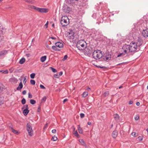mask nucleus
Instances as JSON below:
<instances>
[{"label": "nucleus", "instance_id": "obj_1", "mask_svg": "<svg viewBox=\"0 0 148 148\" xmlns=\"http://www.w3.org/2000/svg\"><path fill=\"white\" fill-rule=\"evenodd\" d=\"M92 56L94 59L97 60L101 58L103 56V54L101 50H97L93 52Z\"/></svg>", "mask_w": 148, "mask_h": 148}, {"label": "nucleus", "instance_id": "obj_2", "mask_svg": "<svg viewBox=\"0 0 148 148\" xmlns=\"http://www.w3.org/2000/svg\"><path fill=\"white\" fill-rule=\"evenodd\" d=\"M86 43L85 41L84 40H79L77 43V47L79 50H82L85 48V44Z\"/></svg>", "mask_w": 148, "mask_h": 148}, {"label": "nucleus", "instance_id": "obj_3", "mask_svg": "<svg viewBox=\"0 0 148 148\" xmlns=\"http://www.w3.org/2000/svg\"><path fill=\"white\" fill-rule=\"evenodd\" d=\"M31 9L36 10L39 12L41 13H47L48 11V9L45 8H40L34 5L31 6Z\"/></svg>", "mask_w": 148, "mask_h": 148}, {"label": "nucleus", "instance_id": "obj_4", "mask_svg": "<svg viewBox=\"0 0 148 148\" xmlns=\"http://www.w3.org/2000/svg\"><path fill=\"white\" fill-rule=\"evenodd\" d=\"M69 20L68 17L66 16H63L61 19V23L63 27H66L68 24V21Z\"/></svg>", "mask_w": 148, "mask_h": 148}, {"label": "nucleus", "instance_id": "obj_5", "mask_svg": "<svg viewBox=\"0 0 148 148\" xmlns=\"http://www.w3.org/2000/svg\"><path fill=\"white\" fill-rule=\"evenodd\" d=\"M130 49V52H134L136 51L137 47L136 43L135 42H131L129 45Z\"/></svg>", "mask_w": 148, "mask_h": 148}, {"label": "nucleus", "instance_id": "obj_6", "mask_svg": "<svg viewBox=\"0 0 148 148\" xmlns=\"http://www.w3.org/2000/svg\"><path fill=\"white\" fill-rule=\"evenodd\" d=\"M26 128L29 135L31 136H32L33 134V131L30 123H27L26 125Z\"/></svg>", "mask_w": 148, "mask_h": 148}, {"label": "nucleus", "instance_id": "obj_7", "mask_svg": "<svg viewBox=\"0 0 148 148\" xmlns=\"http://www.w3.org/2000/svg\"><path fill=\"white\" fill-rule=\"evenodd\" d=\"M111 55L108 52H106L102 56L103 59L105 61L108 62L111 60Z\"/></svg>", "mask_w": 148, "mask_h": 148}, {"label": "nucleus", "instance_id": "obj_8", "mask_svg": "<svg viewBox=\"0 0 148 148\" xmlns=\"http://www.w3.org/2000/svg\"><path fill=\"white\" fill-rule=\"evenodd\" d=\"M129 45H125L122 47V49L124 50V52L125 54H127L129 52H130Z\"/></svg>", "mask_w": 148, "mask_h": 148}, {"label": "nucleus", "instance_id": "obj_9", "mask_svg": "<svg viewBox=\"0 0 148 148\" xmlns=\"http://www.w3.org/2000/svg\"><path fill=\"white\" fill-rule=\"evenodd\" d=\"M63 10L64 12L67 13H69L71 10L70 7L66 5H64L63 7Z\"/></svg>", "mask_w": 148, "mask_h": 148}, {"label": "nucleus", "instance_id": "obj_10", "mask_svg": "<svg viewBox=\"0 0 148 148\" xmlns=\"http://www.w3.org/2000/svg\"><path fill=\"white\" fill-rule=\"evenodd\" d=\"M142 34L143 36L147 38L148 37V28H146L145 29H143L142 32Z\"/></svg>", "mask_w": 148, "mask_h": 148}, {"label": "nucleus", "instance_id": "obj_11", "mask_svg": "<svg viewBox=\"0 0 148 148\" xmlns=\"http://www.w3.org/2000/svg\"><path fill=\"white\" fill-rule=\"evenodd\" d=\"M55 45L57 47L59 48H62L63 47V45L62 43L60 42H58L55 43Z\"/></svg>", "mask_w": 148, "mask_h": 148}, {"label": "nucleus", "instance_id": "obj_12", "mask_svg": "<svg viewBox=\"0 0 148 148\" xmlns=\"http://www.w3.org/2000/svg\"><path fill=\"white\" fill-rule=\"evenodd\" d=\"M8 53V51L6 50H3L0 51V57L4 56Z\"/></svg>", "mask_w": 148, "mask_h": 148}, {"label": "nucleus", "instance_id": "obj_13", "mask_svg": "<svg viewBox=\"0 0 148 148\" xmlns=\"http://www.w3.org/2000/svg\"><path fill=\"white\" fill-rule=\"evenodd\" d=\"M118 135V132L117 130H115L113 131L112 134V137L114 138H115Z\"/></svg>", "mask_w": 148, "mask_h": 148}, {"label": "nucleus", "instance_id": "obj_14", "mask_svg": "<svg viewBox=\"0 0 148 148\" xmlns=\"http://www.w3.org/2000/svg\"><path fill=\"white\" fill-rule=\"evenodd\" d=\"M62 72L61 71L59 73H57V74H55L54 75V77L56 78H58L62 75Z\"/></svg>", "mask_w": 148, "mask_h": 148}, {"label": "nucleus", "instance_id": "obj_15", "mask_svg": "<svg viewBox=\"0 0 148 148\" xmlns=\"http://www.w3.org/2000/svg\"><path fill=\"white\" fill-rule=\"evenodd\" d=\"M23 113L25 116H26L29 112V110L28 109H23Z\"/></svg>", "mask_w": 148, "mask_h": 148}, {"label": "nucleus", "instance_id": "obj_16", "mask_svg": "<svg viewBox=\"0 0 148 148\" xmlns=\"http://www.w3.org/2000/svg\"><path fill=\"white\" fill-rule=\"evenodd\" d=\"M23 87L22 83L21 82L20 83L18 86L16 90H21Z\"/></svg>", "mask_w": 148, "mask_h": 148}, {"label": "nucleus", "instance_id": "obj_17", "mask_svg": "<svg viewBox=\"0 0 148 148\" xmlns=\"http://www.w3.org/2000/svg\"><path fill=\"white\" fill-rule=\"evenodd\" d=\"M114 117L116 121H118L119 120V117L117 114L114 115Z\"/></svg>", "mask_w": 148, "mask_h": 148}, {"label": "nucleus", "instance_id": "obj_18", "mask_svg": "<svg viewBox=\"0 0 148 148\" xmlns=\"http://www.w3.org/2000/svg\"><path fill=\"white\" fill-rule=\"evenodd\" d=\"M74 33H72V31H71V32H70L69 33V37L71 39H73L74 38Z\"/></svg>", "mask_w": 148, "mask_h": 148}, {"label": "nucleus", "instance_id": "obj_19", "mask_svg": "<svg viewBox=\"0 0 148 148\" xmlns=\"http://www.w3.org/2000/svg\"><path fill=\"white\" fill-rule=\"evenodd\" d=\"M47 57L46 56H44L40 58V61L42 62H44L46 60Z\"/></svg>", "mask_w": 148, "mask_h": 148}, {"label": "nucleus", "instance_id": "obj_20", "mask_svg": "<svg viewBox=\"0 0 148 148\" xmlns=\"http://www.w3.org/2000/svg\"><path fill=\"white\" fill-rule=\"evenodd\" d=\"M78 129L79 133L81 134H82L83 133V131L82 128L80 127L79 125H78Z\"/></svg>", "mask_w": 148, "mask_h": 148}, {"label": "nucleus", "instance_id": "obj_21", "mask_svg": "<svg viewBox=\"0 0 148 148\" xmlns=\"http://www.w3.org/2000/svg\"><path fill=\"white\" fill-rule=\"evenodd\" d=\"M52 48L53 50L56 51H60V50L57 48V47L56 46V45L55 46L53 45L52 46Z\"/></svg>", "mask_w": 148, "mask_h": 148}, {"label": "nucleus", "instance_id": "obj_22", "mask_svg": "<svg viewBox=\"0 0 148 148\" xmlns=\"http://www.w3.org/2000/svg\"><path fill=\"white\" fill-rule=\"evenodd\" d=\"M25 61V59L24 58H22L20 60L19 63L20 64H23Z\"/></svg>", "mask_w": 148, "mask_h": 148}, {"label": "nucleus", "instance_id": "obj_23", "mask_svg": "<svg viewBox=\"0 0 148 148\" xmlns=\"http://www.w3.org/2000/svg\"><path fill=\"white\" fill-rule=\"evenodd\" d=\"M88 93L87 91H85L82 94V97H86L88 95Z\"/></svg>", "mask_w": 148, "mask_h": 148}, {"label": "nucleus", "instance_id": "obj_24", "mask_svg": "<svg viewBox=\"0 0 148 148\" xmlns=\"http://www.w3.org/2000/svg\"><path fill=\"white\" fill-rule=\"evenodd\" d=\"M10 81L12 82H16L17 81V79L15 78H12L10 79Z\"/></svg>", "mask_w": 148, "mask_h": 148}, {"label": "nucleus", "instance_id": "obj_25", "mask_svg": "<svg viewBox=\"0 0 148 148\" xmlns=\"http://www.w3.org/2000/svg\"><path fill=\"white\" fill-rule=\"evenodd\" d=\"M30 102L31 104L34 105L36 103V102L34 100L31 99L30 100Z\"/></svg>", "mask_w": 148, "mask_h": 148}, {"label": "nucleus", "instance_id": "obj_26", "mask_svg": "<svg viewBox=\"0 0 148 148\" xmlns=\"http://www.w3.org/2000/svg\"><path fill=\"white\" fill-rule=\"evenodd\" d=\"M3 97H0V105H1L3 103Z\"/></svg>", "mask_w": 148, "mask_h": 148}, {"label": "nucleus", "instance_id": "obj_27", "mask_svg": "<svg viewBox=\"0 0 148 148\" xmlns=\"http://www.w3.org/2000/svg\"><path fill=\"white\" fill-rule=\"evenodd\" d=\"M73 134L77 137L78 138L79 137V135L77 131H76L73 132Z\"/></svg>", "mask_w": 148, "mask_h": 148}, {"label": "nucleus", "instance_id": "obj_28", "mask_svg": "<svg viewBox=\"0 0 148 148\" xmlns=\"http://www.w3.org/2000/svg\"><path fill=\"white\" fill-rule=\"evenodd\" d=\"M26 109H29L28 106L27 105H25L23 106L22 108V110Z\"/></svg>", "mask_w": 148, "mask_h": 148}, {"label": "nucleus", "instance_id": "obj_29", "mask_svg": "<svg viewBox=\"0 0 148 148\" xmlns=\"http://www.w3.org/2000/svg\"><path fill=\"white\" fill-rule=\"evenodd\" d=\"M109 94V92L108 91H106L104 93L103 95L106 97L108 96Z\"/></svg>", "mask_w": 148, "mask_h": 148}, {"label": "nucleus", "instance_id": "obj_30", "mask_svg": "<svg viewBox=\"0 0 148 148\" xmlns=\"http://www.w3.org/2000/svg\"><path fill=\"white\" fill-rule=\"evenodd\" d=\"M125 53H120L119 54H118L117 56V57H119L120 56H122L123 57H124V56L125 55Z\"/></svg>", "mask_w": 148, "mask_h": 148}, {"label": "nucleus", "instance_id": "obj_31", "mask_svg": "<svg viewBox=\"0 0 148 148\" xmlns=\"http://www.w3.org/2000/svg\"><path fill=\"white\" fill-rule=\"evenodd\" d=\"M79 141L82 144V145H83L85 144V142L83 139H81L79 140Z\"/></svg>", "mask_w": 148, "mask_h": 148}, {"label": "nucleus", "instance_id": "obj_32", "mask_svg": "<svg viewBox=\"0 0 148 148\" xmlns=\"http://www.w3.org/2000/svg\"><path fill=\"white\" fill-rule=\"evenodd\" d=\"M35 73H32L30 75V77L32 79H34L35 76Z\"/></svg>", "mask_w": 148, "mask_h": 148}, {"label": "nucleus", "instance_id": "obj_33", "mask_svg": "<svg viewBox=\"0 0 148 148\" xmlns=\"http://www.w3.org/2000/svg\"><path fill=\"white\" fill-rule=\"evenodd\" d=\"M46 99L47 98L46 96L43 97L41 99V102H45L46 101Z\"/></svg>", "mask_w": 148, "mask_h": 148}, {"label": "nucleus", "instance_id": "obj_34", "mask_svg": "<svg viewBox=\"0 0 148 148\" xmlns=\"http://www.w3.org/2000/svg\"><path fill=\"white\" fill-rule=\"evenodd\" d=\"M21 103L22 104L24 105L26 103V100L24 98H23L21 100Z\"/></svg>", "mask_w": 148, "mask_h": 148}, {"label": "nucleus", "instance_id": "obj_35", "mask_svg": "<svg viewBox=\"0 0 148 148\" xmlns=\"http://www.w3.org/2000/svg\"><path fill=\"white\" fill-rule=\"evenodd\" d=\"M30 83L33 85H34L35 84V81L33 79H31L30 81Z\"/></svg>", "mask_w": 148, "mask_h": 148}, {"label": "nucleus", "instance_id": "obj_36", "mask_svg": "<svg viewBox=\"0 0 148 148\" xmlns=\"http://www.w3.org/2000/svg\"><path fill=\"white\" fill-rule=\"evenodd\" d=\"M139 119V115H136L134 117V119L135 120L137 121Z\"/></svg>", "mask_w": 148, "mask_h": 148}, {"label": "nucleus", "instance_id": "obj_37", "mask_svg": "<svg viewBox=\"0 0 148 148\" xmlns=\"http://www.w3.org/2000/svg\"><path fill=\"white\" fill-rule=\"evenodd\" d=\"M50 68L51 69L52 71L53 72H54V73H56V72H57V71L56 70V69H54V68H53L52 67H50Z\"/></svg>", "mask_w": 148, "mask_h": 148}, {"label": "nucleus", "instance_id": "obj_38", "mask_svg": "<svg viewBox=\"0 0 148 148\" xmlns=\"http://www.w3.org/2000/svg\"><path fill=\"white\" fill-rule=\"evenodd\" d=\"M57 138L55 136H54L51 139V140L53 141H56V140H57Z\"/></svg>", "mask_w": 148, "mask_h": 148}, {"label": "nucleus", "instance_id": "obj_39", "mask_svg": "<svg viewBox=\"0 0 148 148\" xmlns=\"http://www.w3.org/2000/svg\"><path fill=\"white\" fill-rule=\"evenodd\" d=\"M11 129L12 130V131L14 134H16L18 133V132L17 131L15 130L14 129H13L12 128H11Z\"/></svg>", "mask_w": 148, "mask_h": 148}, {"label": "nucleus", "instance_id": "obj_40", "mask_svg": "<svg viewBox=\"0 0 148 148\" xmlns=\"http://www.w3.org/2000/svg\"><path fill=\"white\" fill-rule=\"evenodd\" d=\"M4 37L3 36H0V42L3 40Z\"/></svg>", "mask_w": 148, "mask_h": 148}, {"label": "nucleus", "instance_id": "obj_41", "mask_svg": "<svg viewBox=\"0 0 148 148\" xmlns=\"http://www.w3.org/2000/svg\"><path fill=\"white\" fill-rule=\"evenodd\" d=\"M28 97L29 98H32V95L31 94V93L30 92H29L28 93Z\"/></svg>", "mask_w": 148, "mask_h": 148}, {"label": "nucleus", "instance_id": "obj_42", "mask_svg": "<svg viewBox=\"0 0 148 148\" xmlns=\"http://www.w3.org/2000/svg\"><path fill=\"white\" fill-rule=\"evenodd\" d=\"M40 87L42 89H45V87L42 84H40Z\"/></svg>", "mask_w": 148, "mask_h": 148}, {"label": "nucleus", "instance_id": "obj_43", "mask_svg": "<svg viewBox=\"0 0 148 148\" xmlns=\"http://www.w3.org/2000/svg\"><path fill=\"white\" fill-rule=\"evenodd\" d=\"M132 135L134 136H136V134L135 132H133L131 134Z\"/></svg>", "mask_w": 148, "mask_h": 148}, {"label": "nucleus", "instance_id": "obj_44", "mask_svg": "<svg viewBox=\"0 0 148 148\" xmlns=\"http://www.w3.org/2000/svg\"><path fill=\"white\" fill-rule=\"evenodd\" d=\"M80 116L81 118H83L84 116V113H81Z\"/></svg>", "mask_w": 148, "mask_h": 148}, {"label": "nucleus", "instance_id": "obj_45", "mask_svg": "<svg viewBox=\"0 0 148 148\" xmlns=\"http://www.w3.org/2000/svg\"><path fill=\"white\" fill-rule=\"evenodd\" d=\"M98 68H101V69H104V68H106V67L105 66H97Z\"/></svg>", "mask_w": 148, "mask_h": 148}, {"label": "nucleus", "instance_id": "obj_46", "mask_svg": "<svg viewBox=\"0 0 148 148\" xmlns=\"http://www.w3.org/2000/svg\"><path fill=\"white\" fill-rule=\"evenodd\" d=\"M82 1V2L83 3H85L86 2H87L88 0H81Z\"/></svg>", "mask_w": 148, "mask_h": 148}, {"label": "nucleus", "instance_id": "obj_47", "mask_svg": "<svg viewBox=\"0 0 148 148\" xmlns=\"http://www.w3.org/2000/svg\"><path fill=\"white\" fill-rule=\"evenodd\" d=\"M8 71L7 70H4V71H3V73L4 74H7L8 73Z\"/></svg>", "mask_w": 148, "mask_h": 148}, {"label": "nucleus", "instance_id": "obj_48", "mask_svg": "<svg viewBox=\"0 0 148 148\" xmlns=\"http://www.w3.org/2000/svg\"><path fill=\"white\" fill-rule=\"evenodd\" d=\"M56 129H54L52 130V132L53 133H55L56 132Z\"/></svg>", "mask_w": 148, "mask_h": 148}, {"label": "nucleus", "instance_id": "obj_49", "mask_svg": "<svg viewBox=\"0 0 148 148\" xmlns=\"http://www.w3.org/2000/svg\"><path fill=\"white\" fill-rule=\"evenodd\" d=\"M138 140L140 141H141V140H143V138H142V137L141 136H139L138 137Z\"/></svg>", "mask_w": 148, "mask_h": 148}, {"label": "nucleus", "instance_id": "obj_50", "mask_svg": "<svg viewBox=\"0 0 148 148\" xmlns=\"http://www.w3.org/2000/svg\"><path fill=\"white\" fill-rule=\"evenodd\" d=\"M26 78L25 77H24V79L23 81V82L24 84H25L26 82Z\"/></svg>", "mask_w": 148, "mask_h": 148}, {"label": "nucleus", "instance_id": "obj_51", "mask_svg": "<svg viewBox=\"0 0 148 148\" xmlns=\"http://www.w3.org/2000/svg\"><path fill=\"white\" fill-rule=\"evenodd\" d=\"M67 56L66 55H65L64 57L63 60H66L67 58Z\"/></svg>", "mask_w": 148, "mask_h": 148}, {"label": "nucleus", "instance_id": "obj_52", "mask_svg": "<svg viewBox=\"0 0 148 148\" xmlns=\"http://www.w3.org/2000/svg\"><path fill=\"white\" fill-rule=\"evenodd\" d=\"M68 100V99H64V100H63V103H65L66 101H67Z\"/></svg>", "mask_w": 148, "mask_h": 148}, {"label": "nucleus", "instance_id": "obj_53", "mask_svg": "<svg viewBox=\"0 0 148 148\" xmlns=\"http://www.w3.org/2000/svg\"><path fill=\"white\" fill-rule=\"evenodd\" d=\"M26 91L25 90H24L22 92V94L23 95H25L26 94Z\"/></svg>", "mask_w": 148, "mask_h": 148}, {"label": "nucleus", "instance_id": "obj_54", "mask_svg": "<svg viewBox=\"0 0 148 148\" xmlns=\"http://www.w3.org/2000/svg\"><path fill=\"white\" fill-rule=\"evenodd\" d=\"M48 22H47L45 24V26L46 27V28H47L48 27Z\"/></svg>", "mask_w": 148, "mask_h": 148}, {"label": "nucleus", "instance_id": "obj_55", "mask_svg": "<svg viewBox=\"0 0 148 148\" xmlns=\"http://www.w3.org/2000/svg\"><path fill=\"white\" fill-rule=\"evenodd\" d=\"M133 103V101H131V100L129 101V104L130 105L132 104Z\"/></svg>", "mask_w": 148, "mask_h": 148}, {"label": "nucleus", "instance_id": "obj_56", "mask_svg": "<svg viewBox=\"0 0 148 148\" xmlns=\"http://www.w3.org/2000/svg\"><path fill=\"white\" fill-rule=\"evenodd\" d=\"M50 38H51L52 39H54V40H55L56 39V37H50L49 38V39H50Z\"/></svg>", "mask_w": 148, "mask_h": 148}, {"label": "nucleus", "instance_id": "obj_57", "mask_svg": "<svg viewBox=\"0 0 148 148\" xmlns=\"http://www.w3.org/2000/svg\"><path fill=\"white\" fill-rule=\"evenodd\" d=\"M40 110V106H39L38 108V112H39Z\"/></svg>", "mask_w": 148, "mask_h": 148}, {"label": "nucleus", "instance_id": "obj_58", "mask_svg": "<svg viewBox=\"0 0 148 148\" xmlns=\"http://www.w3.org/2000/svg\"><path fill=\"white\" fill-rule=\"evenodd\" d=\"M48 125V124L47 123H46L45 125L44 126V128H47Z\"/></svg>", "mask_w": 148, "mask_h": 148}, {"label": "nucleus", "instance_id": "obj_59", "mask_svg": "<svg viewBox=\"0 0 148 148\" xmlns=\"http://www.w3.org/2000/svg\"><path fill=\"white\" fill-rule=\"evenodd\" d=\"M26 56L27 57H29L30 56V54L29 53L26 54Z\"/></svg>", "mask_w": 148, "mask_h": 148}, {"label": "nucleus", "instance_id": "obj_60", "mask_svg": "<svg viewBox=\"0 0 148 148\" xmlns=\"http://www.w3.org/2000/svg\"><path fill=\"white\" fill-rule=\"evenodd\" d=\"M72 128H73V131L74 132H75V128L73 126H72Z\"/></svg>", "mask_w": 148, "mask_h": 148}, {"label": "nucleus", "instance_id": "obj_61", "mask_svg": "<svg viewBox=\"0 0 148 148\" xmlns=\"http://www.w3.org/2000/svg\"><path fill=\"white\" fill-rule=\"evenodd\" d=\"M140 103L138 102H137L136 103V105L137 106H139V105H140Z\"/></svg>", "mask_w": 148, "mask_h": 148}, {"label": "nucleus", "instance_id": "obj_62", "mask_svg": "<svg viewBox=\"0 0 148 148\" xmlns=\"http://www.w3.org/2000/svg\"><path fill=\"white\" fill-rule=\"evenodd\" d=\"M87 90H91V89H90V88L89 87L87 88Z\"/></svg>", "mask_w": 148, "mask_h": 148}, {"label": "nucleus", "instance_id": "obj_63", "mask_svg": "<svg viewBox=\"0 0 148 148\" xmlns=\"http://www.w3.org/2000/svg\"><path fill=\"white\" fill-rule=\"evenodd\" d=\"M88 125H90L91 124V123L90 122H88L87 123Z\"/></svg>", "mask_w": 148, "mask_h": 148}, {"label": "nucleus", "instance_id": "obj_64", "mask_svg": "<svg viewBox=\"0 0 148 148\" xmlns=\"http://www.w3.org/2000/svg\"><path fill=\"white\" fill-rule=\"evenodd\" d=\"M10 71V73H12V68H11L10 70H9Z\"/></svg>", "mask_w": 148, "mask_h": 148}]
</instances>
